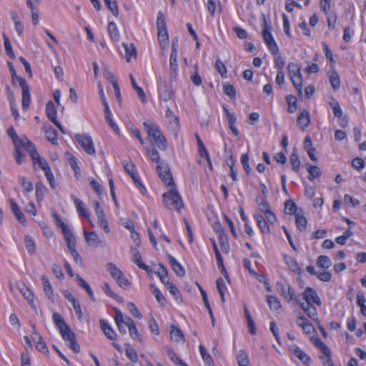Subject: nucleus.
<instances>
[{
	"label": "nucleus",
	"instance_id": "obj_41",
	"mask_svg": "<svg viewBox=\"0 0 366 366\" xmlns=\"http://www.w3.org/2000/svg\"><path fill=\"white\" fill-rule=\"evenodd\" d=\"M41 281L43 284L44 291L46 295L48 297L49 300L53 297V289L50 284L49 279L45 276H41Z\"/></svg>",
	"mask_w": 366,
	"mask_h": 366
},
{
	"label": "nucleus",
	"instance_id": "obj_60",
	"mask_svg": "<svg viewBox=\"0 0 366 366\" xmlns=\"http://www.w3.org/2000/svg\"><path fill=\"white\" fill-rule=\"evenodd\" d=\"M167 288L176 300H179L181 295L178 288L172 282H167Z\"/></svg>",
	"mask_w": 366,
	"mask_h": 366
},
{
	"label": "nucleus",
	"instance_id": "obj_31",
	"mask_svg": "<svg viewBox=\"0 0 366 366\" xmlns=\"http://www.w3.org/2000/svg\"><path fill=\"white\" fill-rule=\"evenodd\" d=\"M107 29L110 39L113 41H118L119 39V32L116 24L113 21L109 22Z\"/></svg>",
	"mask_w": 366,
	"mask_h": 366
},
{
	"label": "nucleus",
	"instance_id": "obj_30",
	"mask_svg": "<svg viewBox=\"0 0 366 366\" xmlns=\"http://www.w3.org/2000/svg\"><path fill=\"white\" fill-rule=\"evenodd\" d=\"M122 45L123 46V48L124 49L125 59L127 62H129L130 59L132 56L136 57V56H137L136 48L133 44H127L126 43H122Z\"/></svg>",
	"mask_w": 366,
	"mask_h": 366
},
{
	"label": "nucleus",
	"instance_id": "obj_14",
	"mask_svg": "<svg viewBox=\"0 0 366 366\" xmlns=\"http://www.w3.org/2000/svg\"><path fill=\"white\" fill-rule=\"evenodd\" d=\"M277 287L280 290L282 296L287 302L294 300L295 293L290 285H285L282 282H277Z\"/></svg>",
	"mask_w": 366,
	"mask_h": 366
},
{
	"label": "nucleus",
	"instance_id": "obj_56",
	"mask_svg": "<svg viewBox=\"0 0 366 366\" xmlns=\"http://www.w3.org/2000/svg\"><path fill=\"white\" fill-rule=\"evenodd\" d=\"M19 182L26 192H31L33 191V184L28 178L25 177H20Z\"/></svg>",
	"mask_w": 366,
	"mask_h": 366
},
{
	"label": "nucleus",
	"instance_id": "obj_54",
	"mask_svg": "<svg viewBox=\"0 0 366 366\" xmlns=\"http://www.w3.org/2000/svg\"><path fill=\"white\" fill-rule=\"evenodd\" d=\"M151 291L153 295L155 297L157 301L161 305H164L165 304L166 300L159 290L154 287V285H150Z\"/></svg>",
	"mask_w": 366,
	"mask_h": 366
},
{
	"label": "nucleus",
	"instance_id": "obj_4",
	"mask_svg": "<svg viewBox=\"0 0 366 366\" xmlns=\"http://www.w3.org/2000/svg\"><path fill=\"white\" fill-rule=\"evenodd\" d=\"M157 26L158 30V40L161 47L164 49L168 44V33L164 20V16L162 11H159L157 19Z\"/></svg>",
	"mask_w": 366,
	"mask_h": 366
},
{
	"label": "nucleus",
	"instance_id": "obj_38",
	"mask_svg": "<svg viewBox=\"0 0 366 366\" xmlns=\"http://www.w3.org/2000/svg\"><path fill=\"white\" fill-rule=\"evenodd\" d=\"M76 280L78 282L79 285L81 288H83L84 290H85L86 291V292H87L88 295L90 297V298L93 301H95L93 291H92V288L90 287V286L89 285V284L79 275H76Z\"/></svg>",
	"mask_w": 366,
	"mask_h": 366
},
{
	"label": "nucleus",
	"instance_id": "obj_20",
	"mask_svg": "<svg viewBox=\"0 0 366 366\" xmlns=\"http://www.w3.org/2000/svg\"><path fill=\"white\" fill-rule=\"evenodd\" d=\"M169 263L172 267L174 272L179 277H183L185 274V270L183 267L180 264V263L172 255H167Z\"/></svg>",
	"mask_w": 366,
	"mask_h": 366
},
{
	"label": "nucleus",
	"instance_id": "obj_17",
	"mask_svg": "<svg viewBox=\"0 0 366 366\" xmlns=\"http://www.w3.org/2000/svg\"><path fill=\"white\" fill-rule=\"evenodd\" d=\"M71 197L74 201V205L76 207L79 215L88 219L89 217V212L87 208L84 207V204L83 203V202L79 199L74 195H71Z\"/></svg>",
	"mask_w": 366,
	"mask_h": 366
},
{
	"label": "nucleus",
	"instance_id": "obj_23",
	"mask_svg": "<svg viewBox=\"0 0 366 366\" xmlns=\"http://www.w3.org/2000/svg\"><path fill=\"white\" fill-rule=\"evenodd\" d=\"M22 97H21V105L22 109L27 111L31 103V95L29 86H24L21 87Z\"/></svg>",
	"mask_w": 366,
	"mask_h": 366
},
{
	"label": "nucleus",
	"instance_id": "obj_58",
	"mask_svg": "<svg viewBox=\"0 0 366 366\" xmlns=\"http://www.w3.org/2000/svg\"><path fill=\"white\" fill-rule=\"evenodd\" d=\"M286 99L288 104V112L294 113L297 109L296 97L293 95H288Z\"/></svg>",
	"mask_w": 366,
	"mask_h": 366
},
{
	"label": "nucleus",
	"instance_id": "obj_27",
	"mask_svg": "<svg viewBox=\"0 0 366 366\" xmlns=\"http://www.w3.org/2000/svg\"><path fill=\"white\" fill-rule=\"evenodd\" d=\"M129 79L130 81L132 86V88L135 90L137 92L139 98L140 99L141 102L143 103H145L147 102V97L143 90V89L140 86H139L132 74H129Z\"/></svg>",
	"mask_w": 366,
	"mask_h": 366
},
{
	"label": "nucleus",
	"instance_id": "obj_39",
	"mask_svg": "<svg viewBox=\"0 0 366 366\" xmlns=\"http://www.w3.org/2000/svg\"><path fill=\"white\" fill-rule=\"evenodd\" d=\"M128 321H129V322H130L129 328L128 329L130 336L133 339H136V340H138L139 342H142V336L139 334V332H138V330L135 325L134 322L133 321V320L131 317H128Z\"/></svg>",
	"mask_w": 366,
	"mask_h": 366
},
{
	"label": "nucleus",
	"instance_id": "obj_35",
	"mask_svg": "<svg viewBox=\"0 0 366 366\" xmlns=\"http://www.w3.org/2000/svg\"><path fill=\"white\" fill-rule=\"evenodd\" d=\"M285 262L287 264L288 267L295 273L300 274L301 272V269L296 261V259L290 256L285 255Z\"/></svg>",
	"mask_w": 366,
	"mask_h": 366
},
{
	"label": "nucleus",
	"instance_id": "obj_26",
	"mask_svg": "<svg viewBox=\"0 0 366 366\" xmlns=\"http://www.w3.org/2000/svg\"><path fill=\"white\" fill-rule=\"evenodd\" d=\"M310 123V114L307 110H303L297 118V124L300 128L304 130Z\"/></svg>",
	"mask_w": 366,
	"mask_h": 366
},
{
	"label": "nucleus",
	"instance_id": "obj_52",
	"mask_svg": "<svg viewBox=\"0 0 366 366\" xmlns=\"http://www.w3.org/2000/svg\"><path fill=\"white\" fill-rule=\"evenodd\" d=\"M172 93L168 91L165 81L162 82V85L159 88V97L164 101L169 100L172 98Z\"/></svg>",
	"mask_w": 366,
	"mask_h": 366
},
{
	"label": "nucleus",
	"instance_id": "obj_10",
	"mask_svg": "<svg viewBox=\"0 0 366 366\" xmlns=\"http://www.w3.org/2000/svg\"><path fill=\"white\" fill-rule=\"evenodd\" d=\"M165 119L168 129L176 134L179 127V119L169 107L166 110Z\"/></svg>",
	"mask_w": 366,
	"mask_h": 366
},
{
	"label": "nucleus",
	"instance_id": "obj_53",
	"mask_svg": "<svg viewBox=\"0 0 366 366\" xmlns=\"http://www.w3.org/2000/svg\"><path fill=\"white\" fill-rule=\"evenodd\" d=\"M3 39H4V49L6 55H8L11 59L15 58V54L12 50L11 44L10 43V41L8 38V36L3 34Z\"/></svg>",
	"mask_w": 366,
	"mask_h": 366
},
{
	"label": "nucleus",
	"instance_id": "obj_5",
	"mask_svg": "<svg viewBox=\"0 0 366 366\" xmlns=\"http://www.w3.org/2000/svg\"><path fill=\"white\" fill-rule=\"evenodd\" d=\"M74 137L76 141L87 154L92 156L96 154V149L90 135L86 133L76 134Z\"/></svg>",
	"mask_w": 366,
	"mask_h": 366
},
{
	"label": "nucleus",
	"instance_id": "obj_12",
	"mask_svg": "<svg viewBox=\"0 0 366 366\" xmlns=\"http://www.w3.org/2000/svg\"><path fill=\"white\" fill-rule=\"evenodd\" d=\"M128 317H127L125 319L123 317V315L119 310H115V322L117 325L119 331L122 333H126L127 328H129V323L128 321Z\"/></svg>",
	"mask_w": 366,
	"mask_h": 366
},
{
	"label": "nucleus",
	"instance_id": "obj_49",
	"mask_svg": "<svg viewBox=\"0 0 366 366\" xmlns=\"http://www.w3.org/2000/svg\"><path fill=\"white\" fill-rule=\"evenodd\" d=\"M317 265L321 268L327 269L331 267L332 262L329 257L320 255L317 259Z\"/></svg>",
	"mask_w": 366,
	"mask_h": 366
},
{
	"label": "nucleus",
	"instance_id": "obj_33",
	"mask_svg": "<svg viewBox=\"0 0 366 366\" xmlns=\"http://www.w3.org/2000/svg\"><path fill=\"white\" fill-rule=\"evenodd\" d=\"M170 337L175 342L184 340L182 331L174 325L171 326Z\"/></svg>",
	"mask_w": 366,
	"mask_h": 366
},
{
	"label": "nucleus",
	"instance_id": "obj_59",
	"mask_svg": "<svg viewBox=\"0 0 366 366\" xmlns=\"http://www.w3.org/2000/svg\"><path fill=\"white\" fill-rule=\"evenodd\" d=\"M237 359L239 366H248L249 358L247 353L244 351L240 350L237 357Z\"/></svg>",
	"mask_w": 366,
	"mask_h": 366
},
{
	"label": "nucleus",
	"instance_id": "obj_32",
	"mask_svg": "<svg viewBox=\"0 0 366 366\" xmlns=\"http://www.w3.org/2000/svg\"><path fill=\"white\" fill-rule=\"evenodd\" d=\"M198 287L199 288V290H200V293H201V296L202 297V300H203V302H204V305L205 306V307L207 308L209 314V316L211 317V320H212V325L214 326V315H213V312H212V308L209 305V300H208V298H207V292L202 288V287L200 285H198Z\"/></svg>",
	"mask_w": 366,
	"mask_h": 366
},
{
	"label": "nucleus",
	"instance_id": "obj_44",
	"mask_svg": "<svg viewBox=\"0 0 366 366\" xmlns=\"http://www.w3.org/2000/svg\"><path fill=\"white\" fill-rule=\"evenodd\" d=\"M307 171L309 172L308 178L310 181H312L315 178L319 177L322 174L320 168L319 167L315 166V165L308 164L307 165Z\"/></svg>",
	"mask_w": 366,
	"mask_h": 366
},
{
	"label": "nucleus",
	"instance_id": "obj_1",
	"mask_svg": "<svg viewBox=\"0 0 366 366\" xmlns=\"http://www.w3.org/2000/svg\"><path fill=\"white\" fill-rule=\"evenodd\" d=\"M54 324L57 327L62 339L68 342V347L75 353L80 352V346L78 344L76 335L71 330L69 325L65 322L62 316L58 312H54L52 315Z\"/></svg>",
	"mask_w": 366,
	"mask_h": 366
},
{
	"label": "nucleus",
	"instance_id": "obj_2",
	"mask_svg": "<svg viewBox=\"0 0 366 366\" xmlns=\"http://www.w3.org/2000/svg\"><path fill=\"white\" fill-rule=\"evenodd\" d=\"M148 138L152 144L156 145L161 150H166L167 142L164 136L162 134L159 127L152 122L143 123Z\"/></svg>",
	"mask_w": 366,
	"mask_h": 366
},
{
	"label": "nucleus",
	"instance_id": "obj_45",
	"mask_svg": "<svg viewBox=\"0 0 366 366\" xmlns=\"http://www.w3.org/2000/svg\"><path fill=\"white\" fill-rule=\"evenodd\" d=\"M290 162L292 165V169L295 172H298L300 169L301 162L297 152L295 151L291 154L290 157Z\"/></svg>",
	"mask_w": 366,
	"mask_h": 366
},
{
	"label": "nucleus",
	"instance_id": "obj_25",
	"mask_svg": "<svg viewBox=\"0 0 366 366\" xmlns=\"http://www.w3.org/2000/svg\"><path fill=\"white\" fill-rule=\"evenodd\" d=\"M195 137L197 139L198 150H199V153L200 156L202 157H205V159H207V161L208 162L209 167L212 169V163H211V160L209 158V154L206 147H204L202 141L201 140V139L199 138V137L197 134H195Z\"/></svg>",
	"mask_w": 366,
	"mask_h": 366
},
{
	"label": "nucleus",
	"instance_id": "obj_63",
	"mask_svg": "<svg viewBox=\"0 0 366 366\" xmlns=\"http://www.w3.org/2000/svg\"><path fill=\"white\" fill-rule=\"evenodd\" d=\"M297 205L294 201L289 199L285 203V211L286 214H292L296 213Z\"/></svg>",
	"mask_w": 366,
	"mask_h": 366
},
{
	"label": "nucleus",
	"instance_id": "obj_3",
	"mask_svg": "<svg viewBox=\"0 0 366 366\" xmlns=\"http://www.w3.org/2000/svg\"><path fill=\"white\" fill-rule=\"evenodd\" d=\"M170 187L169 191L162 194L164 205L167 209L180 211L184 207L183 201L175 187V184H174V186Z\"/></svg>",
	"mask_w": 366,
	"mask_h": 366
},
{
	"label": "nucleus",
	"instance_id": "obj_43",
	"mask_svg": "<svg viewBox=\"0 0 366 366\" xmlns=\"http://www.w3.org/2000/svg\"><path fill=\"white\" fill-rule=\"evenodd\" d=\"M97 217L100 227H102L106 233H109L110 232V229L104 212L97 214Z\"/></svg>",
	"mask_w": 366,
	"mask_h": 366
},
{
	"label": "nucleus",
	"instance_id": "obj_16",
	"mask_svg": "<svg viewBox=\"0 0 366 366\" xmlns=\"http://www.w3.org/2000/svg\"><path fill=\"white\" fill-rule=\"evenodd\" d=\"M178 74L177 55L170 54L169 76L171 81H176Z\"/></svg>",
	"mask_w": 366,
	"mask_h": 366
},
{
	"label": "nucleus",
	"instance_id": "obj_40",
	"mask_svg": "<svg viewBox=\"0 0 366 366\" xmlns=\"http://www.w3.org/2000/svg\"><path fill=\"white\" fill-rule=\"evenodd\" d=\"M104 117L106 122L109 124L111 128L116 132H118L119 128L117 125L114 123L113 119H112L111 111L109 107V104L104 105Z\"/></svg>",
	"mask_w": 366,
	"mask_h": 366
},
{
	"label": "nucleus",
	"instance_id": "obj_6",
	"mask_svg": "<svg viewBox=\"0 0 366 366\" xmlns=\"http://www.w3.org/2000/svg\"><path fill=\"white\" fill-rule=\"evenodd\" d=\"M271 30V26L268 25L266 18L264 17V29L262 31L263 39L272 54L277 55L279 53V48L272 35Z\"/></svg>",
	"mask_w": 366,
	"mask_h": 366
},
{
	"label": "nucleus",
	"instance_id": "obj_50",
	"mask_svg": "<svg viewBox=\"0 0 366 366\" xmlns=\"http://www.w3.org/2000/svg\"><path fill=\"white\" fill-rule=\"evenodd\" d=\"M201 356L207 366H213V360L202 345L199 346Z\"/></svg>",
	"mask_w": 366,
	"mask_h": 366
},
{
	"label": "nucleus",
	"instance_id": "obj_24",
	"mask_svg": "<svg viewBox=\"0 0 366 366\" xmlns=\"http://www.w3.org/2000/svg\"><path fill=\"white\" fill-rule=\"evenodd\" d=\"M9 203H10L11 209L13 214H14V216L16 217V218L18 219V221L19 222H21V224H26V219L25 218V216L21 212L17 204L15 202V201L14 199H11L9 200Z\"/></svg>",
	"mask_w": 366,
	"mask_h": 366
},
{
	"label": "nucleus",
	"instance_id": "obj_37",
	"mask_svg": "<svg viewBox=\"0 0 366 366\" xmlns=\"http://www.w3.org/2000/svg\"><path fill=\"white\" fill-rule=\"evenodd\" d=\"M125 352L129 360L132 363H137L138 362V355L136 350L131 346L130 344H125Z\"/></svg>",
	"mask_w": 366,
	"mask_h": 366
},
{
	"label": "nucleus",
	"instance_id": "obj_42",
	"mask_svg": "<svg viewBox=\"0 0 366 366\" xmlns=\"http://www.w3.org/2000/svg\"><path fill=\"white\" fill-rule=\"evenodd\" d=\"M107 269L114 280L119 277L122 274H123L121 269L117 267L115 264L112 262H109L107 264Z\"/></svg>",
	"mask_w": 366,
	"mask_h": 366
},
{
	"label": "nucleus",
	"instance_id": "obj_19",
	"mask_svg": "<svg viewBox=\"0 0 366 366\" xmlns=\"http://www.w3.org/2000/svg\"><path fill=\"white\" fill-rule=\"evenodd\" d=\"M300 307L310 318L315 321L318 320L317 310L311 303L300 302Z\"/></svg>",
	"mask_w": 366,
	"mask_h": 366
},
{
	"label": "nucleus",
	"instance_id": "obj_48",
	"mask_svg": "<svg viewBox=\"0 0 366 366\" xmlns=\"http://www.w3.org/2000/svg\"><path fill=\"white\" fill-rule=\"evenodd\" d=\"M330 82L334 90H338L340 87V79L338 74L332 71L330 74Z\"/></svg>",
	"mask_w": 366,
	"mask_h": 366
},
{
	"label": "nucleus",
	"instance_id": "obj_46",
	"mask_svg": "<svg viewBox=\"0 0 366 366\" xmlns=\"http://www.w3.org/2000/svg\"><path fill=\"white\" fill-rule=\"evenodd\" d=\"M34 164H38L41 169L45 172L51 170L50 167L46 161L42 160L40 155L37 152V155L31 157Z\"/></svg>",
	"mask_w": 366,
	"mask_h": 366
},
{
	"label": "nucleus",
	"instance_id": "obj_64",
	"mask_svg": "<svg viewBox=\"0 0 366 366\" xmlns=\"http://www.w3.org/2000/svg\"><path fill=\"white\" fill-rule=\"evenodd\" d=\"M224 93L229 98L234 99L236 97V90L234 87L229 84H224L223 85Z\"/></svg>",
	"mask_w": 366,
	"mask_h": 366
},
{
	"label": "nucleus",
	"instance_id": "obj_29",
	"mask_svg": "<svg viewBox=\"0 0 366 366\" xmlns=\"http://www.w3.org/2000/svg\"><path fill=\"white\" fill-rule=\"evenodd\" d=\"M46 114L48 119L51 122H56V109L54 104L49 101L46 105Z\"/></svg>",
	"mask_w": 366,
	"mask_h": 366
},
{
	"label": "nucleus",
	"instance_id": "obj_7",
	"mask_svg": "<svg viewBox=\"0 0 366 366\" xmlns=\"http://www.w3.org/2000/svg\"><path fill=\"white\" fill-rule=\"evenodd\" d=\"M156 169L159 177L167 186H174V182L170 172L169 167L167 163L161 162L157 164Z\"/></svg>",
	"mask_w": 366,
	"mask_h": 366
},
{
	"label": "nucleus",
	"instance_id": "obj_62",
	"mask_svg": "<svg viewBox=\"0 0 366 366\" xmlns=\"http://www.w3.org/2000/svg\"><path fill=\"white\" fill-rule=\"evenodd\" d=\"M313 342L322 352L324 355H330V348L320 339L316 338Z\"/></svg>",
	"mask_w": 366,
	"mask_h": 366
},
{
	"label": "nucleus",
	"instance_id": "obj_15",
	"mask_svg": "<svg viewBox=\"0 0 366 366\" xmlns=\"http://www.w3.org/2000/svg\"><path fill=\"white\" fill-rule=\"evenodd\" d=\"M132 253V261L135 263L140 269L147 272L149 270V267L142 262V256L137 247L131 248Z\"/></svg>",
	"mask_w": 366,
	"mask_h": 366
},
{
	"label": "nucleus",
	"instance_id": "obj_11",
	"mask_svg": "<svg viewBox=\"0 0 366 366\" xmlns=\"http://www.w3.org/2000/svg\"><path fill=\"white\" fill-rule=\"evenodd\" d=\"M16 148L22 147L25 148L29 153L31 157L37 155V151L34 144L29 141L26 137H19V141L14 143Z\"/></svg>",
	"mask_w": 366,
	"mask_h": 366
},
{
	"label": "nucleus",
	"instance_id": "obj_9",
	"mask_svg": "<svg viewBox=\"0 0 366 366\" xmlns=\"http://www.w3.org/2000/svg\"><path fill=\"white\" fill-rule=\"evenodd\" d=\"M84 236L85 241L88 245L93 248H97L99 247H104L105 242L101 240L96 232H84Z\"/></svg>",
	"mask_w": 366,
	"mask_h": 366
},
{
	"label": "nucleus",
	"instance_id": "obj_47",
	"mask_svg": "<svg viewBox=\"0 0 366 366\" xmlns=\"http://www.w3.org/2000/svg\"><path fill=\"white\" fill-rule=\"evenodd\" d=\"M46 139L54 144H57V133L52 127H49L44 129Z\"/></svg>",
	"mask_w": 366,
	"mask_h": 366
},
{
	"label": "nucleus",
	"instance_id": "obj_28",
	"mask_svg": "<svg viewBox=\"0 0 366 366\" xmlns=\"http://www.w3.org/2000/svg\"><path fill=\"white\" fill-rule=\"evenodd\" d=\"M295 222L300 231L303 232L306 230L307 220L302 212H297L295 213Z\"/></svg>",
	"mask_w": 366,
	"mask_h": 366
},
{
	"label": "nucleus",
	"instance_id": "obj_22",
	"mask_svg": "<svg viewBox=\"0 0 366 366\" xmlns=\"http://www.w3.org/2000/svg\"><path fill=\"white\" fill-rule=\"evenodd\" d=\"M64 239L66 242V246L70 253L76 251V241L75 237L72 233V231L70 229L62 232Z\"/></svg>",
	"mask_w": 366,
	"mask_h": 366
},
{
	"label": "nucleus",
	"instance_id": "obj_36",
	"mask_svg": "<svg viewBox=\"0 0 366 366\" xmlns=\"http://www.w3.org/2000/svg\"><path fill=\"white\" fill-rule=\"evenodd\" d=\"M329 104L332 109L334 115L337 118H341L342 117V111L336 99L330 97Z\"/></svg>",
	"mask_w": 366,
	"mask_h": 366
},
{
	"label": "nucleus",
	"instance_id": "obj_57",
	"mask_svg": "<svg viewBox=\"0 0 366 366\" xmlns=\"http://www.w3.org/2000/svg\"><path fill=\"white\" fill-rule=\"evenodd\" d=\"M25 247L27 252L30 254H34L36 251L35 243L34 240L29 236H26L24 238Z\"/></svg>",
	"mask_w": 366,
	"mask_h": 366
},
{
	"label": "nucleus",
	"instance_id": "obj_21",
	"mask_svg": "<svg viewBox=\"0 0 366 366\" xmlns=\"http://www.w3.org/2000/svg\"><path fill=\"white\" fill-rule=\"evenodd\" d=\"M100 327L104 335L110 340H115L117 338V333L111 327L108 322L105 320H100Z\"/></svg>",
	"mask_w": 366,
	"mask_h": 366
},
{
	"label": "nucleus",
	"instance_id": "obj_51",
	"mask_svg": "<svg viewBox=\"0 0 366 366\" xmlns=\"http://www.w3.org/2000/svg\"><path fill=\"white\" fill-rule=\"evenodd\" d=\"M145 149H146V152H147V155L149 156V157L150 158V159L157 163V164H160L161 162H160V156H159V152L154 148H149V147H145Z\"/></svg>",
	"mask_w": 366,
	"mask_h": 366
},
{
	"label": "nucleus",
	"instance_id": "obj_55",
	"mask_svg": "<svg viewBox=\"0 0 366 366\" xmlns=\"http://www.w3.org/2000/svg\"><path fill=\"white\" fill-rule=\"evenodd\" d=\"M287 69L290 78H291V76H295L302 74L300 71V67L295 63H289Z\"/></svg>",
	"mask_w": 366,
	"mask_h": 366
},
{
	"label": "nucleus",
	"instance_id": "obj_18",
	"mask_svg": "<svg viewBox=\"0 0 366 366\" xmlns=\"http://www.w3.org/2000/svg\"><path fill=\"white\" fill-rule=\"evenodd\" d=\"M290 351L292 352L295 357L299 358L300 361L303 363H307L310 361V357L307 354H306L302 350H301L297 345H292L290 347Z\"/></svg>",
	"mask_w": 366,
	"mask_h": 366
},
{
	"label": "nucleus",
	"instance_id": "obj_61",
	"mask_svg": "<svg viewBox=\"0 0 366 366\" xmlns=\"http://www.w3.org/2000/svg\"><path fill=\"white\" fill-rule=\"evenodd\" d=\"M107 7L112 11V13L117 16L119 14L118 6L116 0H104Z\"/></svg>",
	"mask_w": 366,
	"mask_h": 366
},
{
	"label": "nucleus",
	"instance_id": "obj_13",
	"mask_svg": "<svg viewBox=\"0 0 366 366\" xmlns=\"http://www.w3.org/2000/svg\"><path fill=\"white\" fill-rule=\"evenodd\" d=\"M303 298L305 300L304 302H310L312 304V302L320 306L322 305L321 300L317 295V293L316 291L311 288V287H307L303 293Z\"/></svg>",
	"mask_w": 366,
	"mask_h": 366
},
{
	"label": "nucleus",
	"instance_id": "obj_34",
	"mask_svg": "<svg viewBox=\"0 0 366 366\" xmlns=\"http://www.w3.org/2000/svg\"><path fill=\"white\" fill-rule=\"evenodd\" d=\"M294 87L297 89L298 92V94L300 97H302V84H303V78L302 74L297 75L295 76H291L290 78Z\"/></svg>",
	"mask_w": 366,
	"mask_h": 366
},
{
	"label": "nucleus",
	"instance_id": "obj_8",
	"mask_svg": "<svg viewBox=\"0 0 366 366\" xmlns=\"http://www.w3.org/2000/svg\"><path fill=\"white\" fill-rule=\"evenodd\" d=\"M16 286V288L19 290V291L21 293V295L27 300L29 305L34 310H36V307L34 302V295L32 292V291L22 281L17 282Z\"/></svg>",
	"mask_w": 366,
	"mask_h": 366
}]
</instances>
